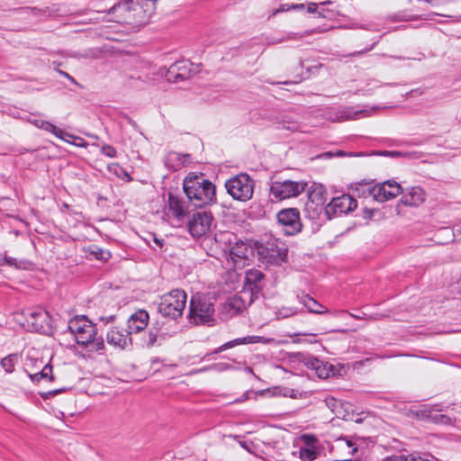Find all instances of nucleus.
<instances>
[{
	"mask_svg": "<svg viewBox=\"0 0 461 461\" xmlns=\"http://www.w3.org/2000/svg\"><path fill=\"white\" fill-rule=\"evenodd\" d=\"M68 329L76 342L82 346H92L95 352L104 349V341L97 337V329L86 315H76L68 321Z\"/></svg>",
	"mask_w": 461,
	"mask_h": 461,
	"instance_id": "nucleus-1",
	"label": "nucleus"
},
{
	"mask_svg": "<svg viewBox=\"0 0 461 461\" xmlns=\"http://www.w3.org/2000/svg\"><path fill=\"white\" fill-rule=\"evenodd\" d=\"M183 188L187 198L196 207L210 204L215 200V186L203 175L188 174L184 179Z\"/></svg>",
	"mask_w": 461,
	"mask_h": 461,
	"instance_id": "nucleus-2",
	"label": "nucleus"
},
{
	"mask_svg": "<svg viewBox=\"0 0 461 461\" xmlns=\"http://www.w3.org/2000/svg\"><path fill=\"white\" fill-rule=\"evenodd\" d=\"M157 0H123L116 9L122 16L124 23L133 26L147 24L156 11Z\"/></svg>",
	"mask_w": 461,
	"mask_h": 461,
	"instance_id": "nucleus-3",
	"label": "nucleus"
},
{
	"mask_svg": "<svg viewBox=\"0 0 461 461\" xmlns=\"http://www.w3.org/2000/svg\"><path fill=\"white\" fill-rule=\"evenodd\" d=\"M214 304L211 299L203 294H196L191 298L188 319L195 325H211L214 321Z\"/></svg>",
	"mask_w": 461,
	"mask_h": 461,
	"instance_id": "nucleus-4",
	"label": "nucleus"
},
{
	"mask_svg": "<svg viewBox=\"0 0 461 461\" xmlns=\"http://www.w3.org/2000/svg\"><path fill=\"white\" fill-rule=\"evenodd\" d=\"M264 277V274L258 269L248 270L240 294L238 298H233L231 304L246 302L251 304L262 291Z\"/></svg>",
	"mask_w": 461,
	"mask_h": 461,
	"instance_id": "nucleus-5",
	"label": "nucleus"
},
{
	"mask_svg": "<svg viewBox=\"0 0 461 461\" xmlns=\"http://www.w3.org/2000/svg\"><path fill=\"white\" fill-rule=\"evenodd\" d=\"M187 295L184 290L175 289L164 294L158 304L159 312L171 319L181 317L186 305Z\"/></svg>",
	"mask_w": 461,
	"mask_h": 461,
	"instance_id": "nucleus-6",
	"label": "nucleus"
},
{
	"mask_svg": "<svg viewBox=\"0 0 461 461\" xmlns=\"http://www.w3.org/2000/svg\"><path fill=\"white\" fill-rule=\"evenodd\" d=\"M255 182L246 173L239 174L225 183L227 193L235 200L246 202L252 198Z\"/></svg>",
	"mask_w": 461,
	"mask_h": 461,
	"instance_id": "nucleus-7",
	"label": "nucleus"
},
{
	"mask_svg": "<svg viewBox=\"0 0 461 461\" xmlns=\"http://www.w3.org/2000/svg\"><path fill=\"white\" fill-rule=\"evenodd\" d=\"M259 258L266 264L281 265L287 259V248L278 240H269L258 247Z\"/></svg>",
	"mask_w": 461,
	"mask_h": 461,
	"instance_id": "nucleus-8",
	"label": "nucleus"
},
{
	"mask_svg": "<svg viewBox=\"0 0 461 461\" xmlns=\"http://www.w3.org/2000/svg\"><path fill=\"white\" fill-rule=\"evenodd\" d=\"M304 181L276 180L272 182L270 195L276 200H285L300 195L306 188Z\"/></svg>",
	"mask_w": 461,
	"mask_h": 461,
	"instance_id": "nucleus-9",
	"label": "nucleus"
},
{
	"mask_svg": "<svg viewBox=\"0 0 461 461\" xmlns=\"http://www.w3.org/2000/svg\"><path fill=\"white\" fill-rule=\"evenodd\" d=\"M276 218L285 234L294 235L301 231L300 212L296 208L283 209L277 213Z\"/></svg>",
	"mask_w": 461,
	"mask_h": 461,
	"instance_id": "nucleus-10",
	"label": "nucleus"
},
{
	"mask_svg": "<svg viewBox=\"0 0 461 461\" xmlns=\"http://www.w3.org/2000/svg\"><path fill=\"white\" fill-rule=\"evenodd\" d=\"M357 206V202L351 195L344 194L332 200L325 207V212L329 219L334 216L346 214L354 211Z\"/></svg>",
	"mask_w": 461,
	"mask_h": 461,
	"instance_id": "nucleus-11",
	"label": "nucleus"
},
{
	"mask_svg": "<svg viewBox=\"0 0 461 461\" xmlns=\"http://www.w3.org/2000/svg\"><path fill=\"white\" fill-rule=\"evenodd\" d=\"M212 216L206 212H197L188 220V230L193 237H202L209 231Z\"/></svg>",
	"mask_w": 461,
	"mask_h": 461,
	"instance_id": "nucleus-12",
	"label": "nucleus"
},
{
	"mask_svg": "<svg viewBox=\"0 0 461 461\" xmlns=\"http://www.w3.org/2000/svg\"><path fill=\"white\" fill-rule=\"evenodd\" d=\"M402 192L401 185L394 180H387L374 185L373 199L383 203L396 197Z\"/></svg>",
	"mask_w": 461,
	"mask_h": 461,
	"instance_id": "nucleus-13",
	"label": "nucleus"
},
{
	"mask_svg": "<svg viewBox=\"0 0 461 461\" xmlns=\"http://www.w3.org/2000/svg\"><path fill=\"white\" fill-rule=\"evenodd\" d=\"M28 323L38 332H47L51 325V317L49 312L43 309L38 308L29 310Z\"/></svg>",
	"mask_w": 461,
	"mask_h": 461,
	"instance_id": "nucleus-14",
	"label": "nucleus"
},
{
	"mask_svg": "<svg viewBox=\"0 0 461 461\" xmlns=\"http://www.w3.org/2000/svg\"><path fill=\"white\" fill-rule=\"evenodd\" d=\"M385 108L386 106L374 105L356 110L352 106H346L340 108V118L342 122L358 120L364 117H370L375 114L376 111Z\"/></svg>",
	"mask_w": 461,
	"mask_h": 461,
	"instance_id": "nucleus-15",
	"label": "nucleus"
},
{
	"mask_svg": "<svg viewBox=\"0 0 461 461\" xmlns=\"http://www.w3.org/2000/svg\"><path fill=\"white\" fill-rule=\"evenodd\" d=\"M131 335L128 329L113 327L107 332L106 341L115 348L122 349L131 343Z\"/></svg>",
	"mask_w": 461,
	"mask_h": 461,
	"instance_id": "nucleus-16",
	"label": "nucleus"
},
{
	"mask_svg": "<svg viewBox=\"0 0 461 461\" xmlns=\"http://www.w3.org/2000/svg\"><path fill=\"white\" fill-rule=\"evenodd\" d=\"M149 315L145 310H139L128 320V330L132 333L142 331L149 323Z\"/></svg>",
	"mask_w": 461,
	"mask_h": 461,
	"instance_id": "nucleus-17",
	"label": "nucleus"
},
{
	"mask_svg": "<svg viewBox=\"0 0 461 461\" xmlns=\"http://www.w3.org/2000/svg\"><path fill=\"white\" fill-rule=\"evenodd\" d=\"M187 66L184 61L173 64L167 71V79L174 83L187 79L190 74Z\"/></svg>",
	"mask_w": 461,
	"mask_h": 461,
	"instance_id": "nucleus-18",
	"label": "nucleus"
},
{
	"mask_svg": "<svg viewBox=\"0 0 461 461\" xmlns=\"http://www.w3.org/2000/svg\"><path fill=\"white\" fill-rule=\"evenodd\" d=\"M425 199L426 194L423 189L419 186H413L402 196L401 202L408 206H419L424 203Z\"/></svg>",
	"mask_w": 461,
	"mask_h": 461,
	"instance_id": "nucleus-19",
	"label": "nucleus"
},
{
	"mask_svg": "<svg viewBox=\"0 0 461 461\" xmlns=\"http://www.w3.org/2000/svg\"><path fill=\"white\" fill-rule=\"evenodd\" d=\"M326 202L325 191L322 185L316 186L308 194L306 208L321 211Z\"/></svg>",
	"mask_w": 461,
	"mask_h": 461,
	"instance_id": "nucleus-20",
	"label": "nucleus"
},
{
	"mask_svg": "<svg viewBox=\"0 0 461 461\" xmlns=\"http://www.w3.org/2000/svg\"><path fill=\"white\" fill-rule=\"evenodd\" d=\"M298 301L302 303L309 312L315 314H326L330 313L328 308L321 304L318 301H316L313 297L309 294H303L301 295H297Z\"/></svg>",
	"mask_w": 461,
	"mask_h": 461,
	"instance_id": "nucleus-21",
	"label": "nucleus"
},
{
	"mask_svg": "<svg viewBox=\"0 0 461 461\" xmlns=\"http://www.w3.org/2000/svg\"><path fill=\"white\" fill-rule=\"evenodd\" d=\"M187 158H190V155L170 151L166 155L164 163L169 170L177 171L184 166Z\"/></svg>",
	"mask_w": 461,
	"mask_h": 461,
	"instance_id": "nucleus-22",
	"label": "nucleus"
},
{
	"mask_svg": "<svg viewBox=\"0 0 461 461\" xmlns=\"http://www.w3.org/2000/svg\"><path fill=\"white\" fill-rule=\"evenodd\" d=\"M264 340L265 339L260 336H247L243 338H238L222 344L215 349L214 353H220L239 345L260 343Z\"/></svg>",
	"mask_w": 461,
	"mask_h": 461,
	"instance_id": "nucleus-23",
	"label": "nucleus"
},
{
	"mask_svg": "<svg viewBox=\"0 0 461 461\" xmlns=\"http://www.w3.org/2000/svg\"><path fill=\"white\" fill-rule=\"evenodd\" d=\"M168 206L170 212L176 219L182 220L186 215L187 207L185 202L172 194H169L168 196Z\"/></svg>",
	"mask_w": 461,
	"mask_h": 461,
	"instance_id": "nucleus-24",
	"label": "nucleus"
},
{
	"mask_svg": "<svg viewBox=\"0 0 461 461\" xmlns=\"http://www.w3.org/2000/svg\"><path fill=\"white\" fill-rule=\"evenodd\" d=\"M309 365L315 370L316 375L321 379H326L330 375V374H333L332 366L329 365V363L319 360L318 358L310 360Z\"/></svg>",
	"mask_w": 461,
	"mask_h": 461,
	"instance_id": "nucleus-25",
	"label": "nucleus"
},
{
	"mask_svg": "<svg viewBox=\"0 0 461 461\" xmlns=\"http://www.w3.org/2000/svg\"><path fill=\"white\" fill-rule=\"evenodd\" d=\"M40 129L51 132L59 139L63 140L67 142H70V139H76V137L73 136L72 134L65 132L63 130L58 128L57 126H55L54 124L48 121H43L42 122H41Z\"/></svg>",
	"mask_w": 461,
	"mask_h": 461,
	"instance_id": "nucleus-26",
	"label": "nucleus"
},
{
	"mask_svg": "<svg viewBox=\"0 0 461 461\" xmlns=\"http://www.w3.org/2000/svg\"><path fill=\"white\" fill-rule=\"evenodd\" d=\"M277 128L287 130L290 131H297L302 130V125L290 116H284L277 121Z\"/></svg>",
	"mask_w": 461,
	"mask_h": 461,
	"instance_id": "nucleus-27",
	"label": "nucleus"
},
{
	"mask_svg": "<svg viewBox=\"0 0 461 461\" xmlns=\"http://www.w3.org/2000/svg\"><path fill=\"white\" fill-rule=\"evenodd\" d=\"M32 382H40L41 380L53 381L52 366L50 364L44 365L40 372L29 374Z\"/></svg>",
	"mask_w": 461,
	"mask_h": 461,
	"instance_id": "nucleus-28",
	"label": "nucleus"
},
{
	"mask_svg": "<svg viewBox=\"0 0 461 461\" xmlns=\"http://www.w3.org/2000/svg\"><path fill=\"white\" fill-rule=\"evenodd\" d=\"M18 354H10L1 360V366L6 373L11 374L14 371V366L18 363Z\"/></svg>",
	"mask_w": 461,
	"mask_h": 461,
	"instance_id": "nucleus-29",
	"label": "nucleus"
},
{
	"mask_svg": "<svg viewBox=\"0 0 461 461\" xmlns=\"http://www.w3.org/2000/svg\"><path fill=\"white\" fill-rule=\"evenodd\" d=\"M373 190H374V185H372L370 183H357V184H356V186L353 189L354 193L357 195H358L359 197L371 196L372 198H373Z\"/></svg>",
	"mask_w": 461,
	"mask_h": 461,
	"instance_id": "nucleus-30",
	"label": "nucleus"
},
{
	"mask_svg": "<svg viewBox=\"0 0 461 461\" xmlns=\"http://www.w3.org/2000/svg\"><path fill=\"white\" fill-rule=\"evenodd\" d=\"M303 311L296 307L282 306L276 312L277 319H285L301 313Z\"/></svg>",
	"mask_w": 461,
	"mask_h": 461,
	"instance_id": "nucleus-31",
	"label": "nucleus"
},
{
	"mask_svg": "<svg viewBox=\"0 0 461 461\" xmlns=\"http://www.w3.org/2000/svg\"><path fill=\"white\" fill-rule=\"evenodd\" d=\"M248 248L247 246L241 242L236 243L234 247H232L230 250V257L234 259L235 258L240 259H244L247 258Z\"/></svg>",
	"mask_w": 461,
	"mask_h": 461,
	"instance_id": "nucleus-32",
	"label": "nucleus"
},
{
	"mask_svg": "<svg viewBox=\"0 0 461 461\" xmlns=\"http://www.w3.org/2000/svg\"><path fill=\"white\" fill-rule=\"evenodd\" d=\"M107 169L110 173L114 174L119 178L126 179L127 181H131V176L117 163H113L108 165Z\"/></svg>",
	"mask_w": 461,
	"mask_h": 461,
	"instance_id": "nucleus-33",
	"label": "nucleus"
},
{
	"mask_svg": "<svg viewBox=\"0 0 461 461\" xmlns=\"http://www.w3.org/2000/svg\"><path fill=\"white\" fill-rule=\"evenodd\" d=\"M318 456V452L315 448L301 447L299 449V457L303 461H313Z\"/></svg>",
	"mask_w": 461,
	"mask_h": 461,
	"instance_id": "nucleus-34",
	"label": "nucleus"
},
{
	"mask_svg": "<svg viewBox=\"0 0 461 461\" xmlns=\"http://www.w3.org/2000/svg\"><path fill=\"white\" fill-rule=\"evenodd\" d=\"M127 78H128V83L131 85V86H138L137 84L131 82V81H140V82H142V83H148L151 80H153V77H150L148 74H138L137 73H131V74H129L126 76Z\"/></svg>",
	"mask_w": 461,
	"mask_h": 461,
	"instance_id": "nucleus-35",
	"label": "nucleus"
},
{
	"mask_svg": "<svg viewBox=\"0 0 461 461\" xmlns=\"http://www.w3.org/2000/svg\"><path fill=\"white\" fill-rule=\"evenodd\" d=\"M265 391H246L240 398H237L234 402L240 403L243 402L249 399H255L257 400L258 395L264 394Z\"/></svg>",
	"mask_w": 461,
	"mask_h": 461,
	"instance_id": "nucleus-36",
	"label": "nucleus"
},
{
	"mask_svg": "<svg viewBox=\"0 0 461 461\" xmlns=\"http://www.w3.org/2000/svg\"><path fill=\"white\" fill-rule=\"evenodd\" d=\"M158 337V330L156 328H150L148 332L147 339H145V344L150 348L156 345Z\"/></svg>",
	"mask_w": 461,
	"mask_h": 461,
	"instance_id": "nucleus-37",
	"label": "nucleus"
},
{
	"mask_svg": "<svg viewBox=\"0 0 461 461\" xmlns=\"http://www.w3.org/2000/svg\"><path fill=\"white\" fill-rule=\"evenodd\" d=\"M325 116L327 120L332 122H342L340 118V109L328 108Z\"/></svg>",
	"mask_w": 461,
	"mask_h": 461,
	"instance_id": "nucleus-38",
	"label": "nucleus"
},
{
	"mask_svg": "<svg viewBox=\"0 0 461 461\" xmlns=\"http://www.w3.org/2000/svg\"><path fill=\"white\" fill-rule=\"evenodd\" d=\"M301 440L304 443L306 447L315 448L317 443V438L312 434H303L301 436Z\"/></svg>",
	"mask_w": 461,
	"mask_h": 461,
	"instance_id": "nucleus-39",
	"label": "nucleus"
},
{
	"mask_svg": "<svg viewBox=\"0 0 461 461\" xmlns=\"http://www.w3.org/2000/svg\"><path fill=\"white\" fill-rule=\"evenodd\" d=\"M101 152L108 158H115L117 151L114 147L105 144L101 148Z\"/></svg>",
	"mask_w": 461,
	"mask_h": 461,
	"instance_id": "nucleus-40",
	"label": "nucleus"
},
{
	"mask_svg": "<svg viewBox=\"0 0 461 461\" xmlns=\"http://www.w3.org/2000/svg\"><path fill=\"white\" fill-rule=\"evenodd\" d=\"M229 368H230V366L227 363H217V364L212 365L207 369L221 372V371H225Z\"/></svg>",
	"mask_w": 461,
	"mask_h": 461,
	"instance_id": "nucleus-41",
	"label": "nucleus"
},
{
	"mask_svg": "<svg viewBox=\"0 0 461 461\" xmlns=\"http://www.w3.org/2000/svg\"><path fill=\"white\" fill-rule=\"evenodd\" d=\"M409 458L410 457H406V456L401 455V456H388L385 459H384L383 461H409Z\"/></svg>",
	"mask_w": 461,
	"mask_h": 461,
	"instance_id": "nucleus-42",
	"label": "nucleus"
},
{
	"mask_svg": "<svg viewBox=\"0 0 461 461\" xmlns=\"http://www.w3.org/2000/svg\"><path fill=\"white\" fill-rule=\"evenodd\" d=\"M304 8V5L303 4H297V5H293L292 6L290 7H287V8H285V5L282 6V8L280 9L281 12L283 11H285V10H290V9H296V10H301V9H303ZM279 12V10H277L276 13Z\"/></svg>",
	"mask_w": 461,
	"mask_h": 461,
	"instance_id": "nucleus-43",
	"label": "nucleus"
},
{
	"mask_svg": "<svg viewBox=\"0 0 461 461\" xmlns=\"http://www.w3.org/2000/svg\"><path fill=\"white\" fill-rule=\"evenodd\" d=\"M153 241L159 249H162L165 243L164 239L158 238L156 235H153Z\"/></svg>",
	"mask_w": 461,
	"mask_h": 461,
	"instance_id": "nucleus-44",
	"label": "nucleus"
},
{
	"mask_svg": "<svg viewBox=\"0 0 461 461\" xmlns=\"http://www.w3.org/2000/svg\"><path fill=\"white\" fill-rule=\"evenodd\" d=\"M114 320H115V315L100 317V321H103L104 324H108V323L113 322Z\"/></svg>",
	"mask_w": 461,
	"mask_h": 461,
	"instance_id": "nucleus-45",
	"label": "nucleus"
},
{
	"mask_svg": "<svg viewBox=\"0 0 461 461\" xmlns=\"http://www.w3.org/2000/svg\"><path fill=\"white\" fill-rule=\"evenodd\" d=\"M4 260L5 261V263L9 266H14L17 267V263H16V259L14 258H11V257H5L4 258Z\"/></svg>",
	"mask_w": 461,
	"mask_h": 461,
	"instance_id": "nucleus-46",
	"label": "nucleus"
},
{
	"mask_svg": "<svg viewBox=\"0 0 461 461\" xmlns=\"http://www.w3.org/2000/svg\"><path fill=\"white\" fill-rule=\"evenodd\" d=\"M58 72L63 76L64 77L68 78V80H70L73 84H77V81L75 80V78L73 77H71L68 73L65 72V71H62V70H58Z\"/></svg>",
	"mask_w": 461,
	"mask_h": 461,
	"instance_id": "nucleus-47",
	"label": "nucleus"
},
{
	"mask_svg": "<svg viewBox=\"0 0 461 461\" xmlns=\"http://www.w3.org/2000/svg\"><path fill=\"white\" fill-rule=\"evenodd\" d=\"M288 392H289V393H285L284 395H285V396L289 395L292 398H296L297 397L298 391L294 390V389H290Z\"/></svg>",
	"mask_w": 461,
	"mask_h": 461,
	"instance_id": "nucleus-48",
	"label": "nucleus"
},
{
	"mask_svg": "<svg viewBox=\"0 0 461 461\" xmlns=\"http://www.w3.org/2000/svg\"><path fill=\"white\" fill-rule=\"evenodd\" d=\"M317 10V5L314 3H311L308 5V12L309 13H315Z\"/></svg>",
	"mask_w": 461,
	"mask_h": 461,
	"instance_id": "nucleus-49",
	"label": "nucleus"
},
{
	"mask_svg": "<svg viewBox=\"0 0 461 461\" xmlns=\"http://www.w3.org/2000/svg\"><path fill=\"white\" fill-rule=\"evenodd\" d=\"M44 120H39V119H36V120H33L32 122V124H34L36 127L40 128V125H41V122H42Z\"/></svg>",
	"mask_w": 461,
	"mask_h": 461,
	"instance_id": "nucleus-50",
	"label": "nucleus"
},
{
	"mask_svg": "<svg viewBox=\"0 0 461 461\" xmlns=\"http://www.w3.org/2000/svg\"><path fill=\"white\" fill-rule=\"evenodd\" d=\"M453 235L459 236L461 239V226L456 230V232Z\"/></svg>",
	"mask_w": 461,
	"mask_h": 461,
	"instance_id": "nucleus-51",
	"label": "nucleus"
},
{
	"mask_svg": "<svg viewBox=\"0 0 461 461\" xmlns=\"http://www.w3.org/2000/svg\"><path fill=\"white\" fill-rule=\"evenodd\" d=\"M441 420H442V422H444V423H447V422H448L450 420L449 418H447V417H446L444 415H441Z\"/></svg>",
	"mask_w": 461,
	"mask_h": 461,
	"instance_id": "nucleus-52",
	"label": "nucleus"
},
{
	"mask_svg": "<svg viewBox=\"0 0 461 461\" xmlns=\"http://www.w3.org/2000/svg\"><path fill=\"white\" fill-rule=\"evenodd\" d=\"M354 318L356 319H362V317L359 316V314H357V315H352Z\"/></svg>",
	"mask_w": 461,
	"mask_h": 461,
	"instance_id": "nucleus-53",
	"label": "nucleus"
},
{
	"mask_svg": "<svg viewBox=\"0 0 461 461\" xmlns=\"http://www.w3.org/2000/svg\"><path fill=\"white\" fill-rule=\"evenodd\" d=\"M354 318L356 319H362V317L359 316V314H357V315H352Z\"/></svg>",
	"mask_w": 461,
	"mask_h": 461,
	"instance_id": "nucleus-54",
	"label": "nucleus"
},
{
	"mask_svg": "<svg viewBox=\"0 0 461 461\" xmlns=\"http://www.w3.org/2000/svg\"><path fill=\"white\" fill-rule=\"evenodd\" d=\"M343 312H345V311H335V312H334V313H336V314H337V313H343Z\"/></svg>",
	"mask_w": 461,
	"mask_h": 461,
	"instance_id": "nucleus-55",
	"label": "nucleus"
},
{
	"mask_svg": "<svg viewBox=\"0 0 461 461\" xmlns=\"http://www.w3.org/2000/svg\"><path fill=\"white\" fill-rule=\"evenodd\" d=\"M348 446L351 447V443L349 441H348Z\"/></svg>",
	"mask_w": 461,
	"mask_h": 461,
	"instance_id": "nucleus-56",
	"label": "nucleus"
},
{
	"mask_svg": "<svg viewBox=\"0 0 461 461\" xmlns=\"http://www.w3.org/2000/svg\"><path fill=\"white\" fill-rule=\"evenodd\" d=\"M427 2H430L431 0H426Z\"/></svg>",
	"mask_w": 461,
	"mask_h": 461,
	"instance_id": "nucleus-57",
	"label": "nucleus"
}]
</instances>
